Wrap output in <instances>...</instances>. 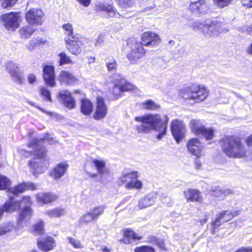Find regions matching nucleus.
Wrapping results in <instances>:
<instances>
[{
  "label": "nucleus",
  "instance_id": "f257e3e1",
  "mask_svg": "<svg viewBox=\"0 0 252 252\" xmlns=\"http://www.w3.org/2000/svg\"><path fill=\"white\" fill-rule=\"evenodd\" d=\"M135 121L138 124L135 126L138 133H148L151 130L158 132L157 138L161 139L166 133L167 124L168 119L165 117V122H163L159 115L149 114L143 116L136 117Z\"/></svg>",
  "mask_w": 252,
  "mask_h": 252
},
{
  "label": "nucleus",
  "instance_id": "f03ea898",
  "mask_svg": "<svg viewBox=\"0 0 252 252\" xmlns=\"http://www.w3.org/2000/svg\"><path fill=\"white\" fill-rule=\"evenodd\" d=\"M223 152L228 157L243 158L247 154V149L240 138L235 136L226 135L220 141Z\"/></svg>",
  "mask_w": 252,
  "mask_h": 252
},
{
  "label": "nucleus",
  "instance_id": "7ed1b4c3",
  "mask_svg": "<svg viewBox=\"0 0 252 252\" xmlns=\"http://www.w3.org/2000/svg\"><path fill=\"white\" fill-rule=\"evenodd\" d=\"M46 140L44 138H34L31 140L28 144L29 148L33 149L35 157L30 160L29 162V166L34 170V172L41 173L43 172V164L46 160V150L43 144Z\"/></svg>",
  "mask_w": 252,
  "mask_h": 252
},
{
  "label": "nucleus",
  "instance_id": "20e7f679",
  "mask_svg": "<svg viewBox=\"0 0 252 252\" xmlns=\"http://www.w3.org/2000/svg\"><path fill=\"white\" fill-rule=\"evenodd\" d=\"M208 92L205 87L193 85L180 90L179 95L187 100L189 103L193 104L204 100L208 96Z\"/></svg>",
  "mask_w": 252,
  "mask_h": 252
},
{
  "label": "nucleus",
  "instance_id": "39448f33",
  "mask_svg": "<svg viewBox=\"0 0 252 252\" xmlns=\"http://www.w3.org/2000/svg\"><path fill=\"white\" fill-rule=\"evenodd\" d=\"M193 27L201 31L206 38L218 36L223 31L222 23L211 19H206L201 22L195 21Z\"/></svg>",
  "mask_w": 252,
  "mask_h": 252
},
{
  "label": "nucleus",
  "instance_id": "423d86ee",
  "mask_svg": "<svg viewBox=\"0 0 252 252\" xmlns=\"http://www.w3.org/2000/svg\"><path fill=\"white\" fill-rule=\"evenodd\" d=\"M21 202L20 201H16L11 197H10V199L4 204L2 207H0V220L1 219L4 211L7 213H12L19 209L21 207ZM14 227V223L11 222L0 225V236L4 235L6 233L12 230Z\"/></svg>",
  "mask_w": 252,
  "mask_h": 252
},
{
  "label": "nucleus",
  "instance_id": "0eeeda50",
  "mask_svg": "<svg viewBox=\"0 0 252 252\" xmlns=\"http://www.w3.org/2000/svg\"><path fill=\"white\" fill-rule=\"evenodd\" d=\"M137 172L124 170L119 178L118 184L119 185L126 184L125 187L127 189H141L143 184L140 181L137 180Z\"/></svg>",
  "mask_w": 252,
  "mask_h": 252
},
{
  "label": "nucleus",
  "instance_id": "6e6552de",
  "mask_svg": "<svg viewBox=\"0 0 252 252\" xmlns=\"http://www.w3.org/2000/svg\"><path fill=\"white\" fill-rule=\"evenodd\" d=\"M189 127L194 134L201 135L206 140H211L214 136V130L211 127H206L199 120H191Z\"/></svg>",
  "mask_w": 252,
  "mask_h": 252
},
{
  "label": "nucleus",
  "instance_id": "1a4fd4ad",
  "mask_svg": "<svg viewBox=\"0 0 252 252\" xmlns=\"http://www.w3.org/2000/svg\"><path fill=\"white\" fill-rule=\"evenodd\" d=\"M26 20L31 25H41L44 19V13L43 11L38 8H32L29 9L26 13Z\"/></svg>",
  "mask_w": 252,
  "mask_h": 252
},
{
  "label": "nucleus",
  "instance_id": "9d476101",
  "mask_svg": "<svg viewBox=\"0 0 252 252\" xmlns=\"http://www.w3.org/2000/svg\"><path fill=\"white\" fill-rule=\"evenodd\" d=\"M95 10L98 12H105L110 17H115L120 19L123 17L112 4H109L104 1H97L95 4Z\"/></svg>",
  "mask_w": 252,
  "mask_h": 252
},
{
  "label": "nucleus",
  "instance_id": "9b49d317",
  "mask_svg": "<svg viewBox=\"0 0 252 252\" xmlns=\"http://www.w3.org/2000/svg\"><path fill=\"white\" fill-rule=\"evenodd\" d=\"M171 130L173 136L177 143L184 138L186 133V128L184 123L178 120L172 121Z\"/></svg>",
  "mask_w": 252,
  "mask_h": 252
},
{
  "label": "nucleus",
  "instance_id": "f8f14e48",
  "mask_svg": "<svg viewBox=\"0 0 252 252\" xmlns=\"http://www.w3.org/2000/svg\"><path fill=\"white\" fill-rule=\"evenodd\" d=\"M145 53L141 42H136L132 45L131 51L127 54V57L132 63H135L144 56Z\"/></svg>",
  "mask_w": 252,
  "mask_h": 252
},
{
  "label": "nucleus",
  "instance_id": "ddd939ff",
  "mask_svg": "<svg viewBox=\"0 0 252 252\" xmlns=\"http://www.w3.org/2000/svg\"><path fill=\"white\" fill-rule=\"evenodd\" d=\"M187 146L189 153L196 158H199L204 155V146L197 138H192L189 140Z\"/></svg>",
  "mask_w": 252,
  "mask_h": 252
},
{
  "label": "nucleus",
  "instance_id": "4468645a",
  "mask_svg": "<svg viewBox=\"0 0 252 252\" xmlns=\"http://www.w3.org/2000/svg\"><path fill=\"white\" fill-rule=\"evenodd\" d=\"M19 15L17 13L10 12L2 15L0 19L5 28L8 30H14L18 28Z\"/></svg>",
  "mask_w": 252,
  "mask_h": 252
},
{
  "label": "nucleus",
  "instance_id": "2eb2a0df",
  "mask_svg": "<svg viewBox=\"0 0 252 252\" xmlns=\"http://www.w3.org/2000/svg\"><path fill=\"white\" fill-rule=\"evenodd\" d=\"M189 9L195 14H204L209 10V6L206 0H198L191 2Z\"/></svg>",
  "mask_w": 252,
  "mask_h": 252
},
{
  "label": "nucleus",
  "instance_id": "dca6fc26",
  "mask_svg": "<svg viewBox=\"0 0 252 252\" xmlns=\"http://www.w3.org/2000/svg\"><path fill=\"white\" fill-rule=\"evenodd\" d=\"M160 38L158 34L152 32H144L142 35V42L143 46H156L159 43Z\"/></svg>",
  "mask_w": 252,
  "mask_h": 252
},
{
  "label": "nucleus",
  "instance_id": "f3484780",
  "mask_svg": "<svg viewBox=\"0 0 252 252\" xmlns=\"http://www.w3.org/2000/svg\"><path fill=\"white\" fill-rule=\"evenodd\" d=\"M43 77L46 84L54 87L56 85L55 68L53 66L45 65L43 68Z\"/></svg>",
  "mask_w": 252,
  "mask_h": 252
},
{
  "label": "nucleus",
  "instance_id": "a211bd4d",
  "mask_svg": "<svg viewBox=\"0 0 252 252\" xmlns=\"http://www.w3.org/2000/svg\"><path fill=\"white\" fill-rule=\"evenodd\" d=\"M67 49L71 54L75 55L79 54L82 51V42L76 37L74 39L65 38Z\"/></svg>",
  "mask_w": 252,
  "mask_h": 252
},
{
  "label": "nucleus",
  "instance_id": "6ab92c4d",
  "mask_svg": "<svg viewBox=\"0 0 252 252\" xmlns=\"http://www.w3.org/2000/svg\"><path fill=\"white\" fill-rule=\"evenodd\" d=\"M107 113V108L102 98H97L96 110L94 114V118L99 120L104 119Z\"/></svg>",
  "mask_w": 252,
  "mask_h": 252
},
{
  "label": "nucleus",
  "instance_id": "aec40b11",
  "mask_svg": "<svg viewBox=\"0 0 252 252\" xmlns=\"http://www.w3.org/2000/svg\"><path fill=\"white\" fill-rule=\"evenodd\" d=\"M37 189V186L35 184L32 182H27L20 184L13 188L9 189L8 191L16 195L27 190H35Z\"/></svg>",
  "mask_w": 252,
  "mask_h": 252
},
{
  "label": "nucleus",
  "instance_id": "412c9836",
  "mask_svg": "<svg viewBox=\"0 0 252 252\" xmlns=\"http://www.w3.org/2000/svg\"><path fill=\"white\" fill-rule=\"evenodd\" d=\"M63 103L68 109H73L75 106V100L72 97L71 93L67 91H62L59 94Z\"/></svg>",
  "mask_w": 252,
  "mask_h": 252
},
{
  "label": "nucleus",
  "instance_id": "4be33fe9",
  "mask_svg": "<svg viewBox=\"0 0 252 252\" xmlns=\"http://www.w3.org/2000/svg\"><path fill=\"white\" fill-rule=\"evenodd\" d=\"M157 194L156 192L153 191L141 198L138 202V208L142 209L153 205L155 202Z\"/></svg>",
  "mask_w": 252,
  "mask_h": 252
},
{
  "label": "nucleus",
  "instance_id": "5701e85b",
  "mask_svg": "<svg viewBox=\"0 0 252 252\" xmlns=\"http://www.w3.org/2000/svg\"><path fill=\"white\" fill-rule=\"evenodd\" d=\"M58 80L62 84L73 85L77 82V79L69 72L65 70L62 71L59 76Z\"/></svg>",
  "mask_w": 252,
  "mask_h": 252
},
{
  "label": "nucleus",
  "instance_id": "b1692460",
  "mask_svg": "<svg viewBox=\"0 0 252 252\" xmlns=\"http://www.w3.org/2000/svg\"><path fill=\"white\" fill-rule=\"evenodd\" d=\"M32 210L30 206H26L23 208L18 219V225L19 226H22L23 223L27 225L28 224V220L32 216Z\"/></svg>",
  "mask_w": 252,
  "mask_h": 252
},
{
  "label": "nucleus",
  "instance_id": "393cba45",
  "mask_svg": "<svg viewBox=\"0 0 252 252\" xmlns=\"http://www.w3.org/2000/svg\"><path fill=\"white\" fill-rule=\"evenodd\" d=\"M68 167V165L66 162L59 163L53 168L51 173V175L55 179H60L65 174Z\"/></svg>",
  "mask_w": 252,
  "mask_h": 252
},
{
  "label": "nucleus",
  "instance_id": "a878e982",
  "mask_svg": "<svg viewBox=\"0 0 252 252\" xmlns=\"http://www.w3.org/2000/svg\"><path fill=\"white\" fill-rule=\"evenodd\" d=\"M55 241L50 237H47L45 240L38 239L37 244L39 248L44 251H49L55 246Z\"/></svg>",
  "mask_w": 252,
  "mask_h": 252
},
{
  "label": "nucleus",
  "instance_id": "bb28decb",
  "mask_svg": "<svg viewBox=\"0 0 252 252\" xmlns=\"http://www.w3.org/2000/svg\"><path fill=\"white\" fill-rule=\"evenodd\" d=\"M184 195L188 200L192 202H201L202 201L200 192L197 190L189 189L184 191Z\"/></svg>",
  "mask_w": 252,
  "mask_h": 252
},
{
  "label": "nucleus",
  "instance_id": "cd10ccee",
  "mask_svg": "<svg viewBox=\"0 0 252 252\" xmlns=\"http://www.w3.org/2000/svg\"><path fill=\"white\" fill-rule=\"evenodd\" d=\"M36 198L37 201L42 204H46L55 200L57 197L54 194L41 192L37 194Z\"/></svg>",
  "mask_w": 252,
  "mask_h": 252
},
{
  "label": "nucleus",
  "instance_id": "c85d7f7f",
  "mask_svg": "<svg viewBox=\"0 0 252 252\" xmlns=\"http://www.w3.org/2000/svg\"><path fill=\"white\" fill-rule=\"evenodd\" d=\"M93 164L96 168L98 174L101 178L108 173V170L106 167L105 163L102 160L94 159L92 161Z\"/></svg>",
  "mask_w": 252,
  "mask_h": 252
},
{
  "label": "nucleus",
  "instance_id": "c756f323",
  "mask_svg": "<svg viewBox=\"0 0 252 252\" xmlns=\"http://www.w3.org/2000/svg\"><path fill=\"white\" fill-rule=\"evenodd\" d=\"M81 112L85 115H89L93 110V105L88 99H83L81 101Z\"/></svg>",
  "mask_w": 252,
  "mask_h": 252
},
{
  "label": "nucleus",
  "instance_id": "7c9ffc66",
  "mask_svg": "<svg viewBox=\"0 0 252 252\" xmlns=\"http://www.w3.org/2000/svg\"><path fill=\"white\" fill-rule=\"evenodd\" d=\"M163 7L161 5H158L154 2V3L151 5L147 6L144 9V11L146 12L148 15L153 14L157 15L160 13L162 12Z\"/></svg>",
  "mask_w": 252,
  "mask_h": 252
},
{
  "label": "nucleus",
  "instance_id": "2f4dec72",
  "mask_svg": "<svg viewBox=\"0 0 252 252\" xmlns=\"http://www.w3.org/2000/svg\"><path fill=\"white\" fill-rule=\"evenodd\" d=\"M124 237L127 239V243H131L132 241L139 240L142 237L137 235L133 230L130 229H126L124 230Z\"/></svg>",
  "mask_w": 252,
  "mask_h": 252
},
{
  "label": "nucleus",
  "instance_id": "473e14b6",
  "mask_svg": "<svg viewBox=\"0 0 252 252\" xmlns=\"http://www.w3.org/2000/svg\"><path fill=\"white\" fill-rule=\"evenodd\" d=\"M120 86L121 87H119L118 90L114 94L115 96L117 97L120 96L123 92L125 91H129L132 90L134 88V86L133 84L126 82V80L125 82H123Z\"/></svg>",
  "mask_w": 252,
  "mask_h": 252
},
{
  "label": "nucleus",
  "instance_id": "72a5a7b5",
  "mask_svg": "<svg viewBox=\"0 0 252 252\" xmlns=\"http://www.w3.org/2000/svg\"><path fill=\"white\" fill-rule=\"evenodd\" d=\"M12 80L19 85H22L24 81L23 72L20 69L13 72L12 71L10 74Z\"/></svg>",
  "mask_w": 252,
  "mask_h": 252
},
{
  "label": "nucleus",
  "instance_id": "f704fd0d",
  "mask_svg": "<svg viewBox=\"0 0 252 252\" xmlns=\"http://www.w3.org/2000/svg\"><path fill=\"white\" fill-rule=\"evenodd\" d=\"M113 81L114 83V87L113 89V93L114 94L118 90L119 87L125 82V79L120 74L116 73L113 76Z\"/></svg>",
  "mask_w": 252,
  "mask_h": 252
},
{
  "label": "nucleus",
  "instance_id": "c9c22d12",
  "mask_svg": "<svg viewBox=\"0 0 252 252\" xmlns=\"http://www.w3.org/2000/svg\"><path fill=\"white\" fill-rule=\"evenodd\" d=\"M239 214V211H222L219 215L223 220V222L227 221L232 219L234 217Z\"/></svg>",
  "mask_w": 252,
  "mask_h": 252
},
{
  "label": "nucleus",
  "instance_id": "e433bc0d",
  "mask_svg": "<svg viewBox=\"0 0 252 252\" xmlns=\"http://www.w3.org/2000/svg\"><path fill=\"white\" fill-rule=\"evenodd\" d=\"M34 32V29L29 26H24L19 30L20 36L23 38H29Z\"/></svg>",
  "mask_w": 252,
  "mask_h": 252
},
{
  "label": "nucleus",
  "instance_id": "4c0bfd02",
  "mask_svg": "<svg viewBox=\"0 0 252 252\" xmlns=\"http://www.w3.org/2000/svg\"><path fill=\"white\" fill-rule=\"evenodd\" d=\"M64 214V210L61 208H57L46 211L45 214L51 218L59 217Z\"/></svg>",
  "mask_w": 252,
  "mask_h": 252
},
{
  "label": "nucleus",
  "instance_id": "58836bf2",
  "mask_svg": "<svg viewBox=\"0 0 252 252\" xmlns=\"http://www.w3.org/2000/svg\"><path fill=\"white\" fill-rule=\"evenodd\" d=\"M142 106L144 109L149 110H156L159 108V104L155 103L152 100H147L142 103Z\"/></svg>",
  "mask_w": 252,
  "mask_h": 252
},
{
  "label": "nucleus",
  "instance_id": "ea45409f",
  "mask_svg": "<svg viewBox=\"0 0 252 252\" xmlns=\"http://www.w3.org/2000/svg\"><path fill=\"white\" fill-rule=\"evenodd\" d=\"M105 206L103 205L96 206L93 208L90 212L94 218V221H96L98 217L104 212Z\"/></svg>",
  "mask_w": 252,
  "mask_h": 252
},
{
  "label": "nucleus",
  "instance_id": "a19ab883",
  "mask_svg": "<svg viewBox=\"0 0 252 252\" xmlns=\"http://www.w3.org/2000/svg\"><path fill=\"white\" fill-rule=\"evenodd\" d=\"M62 28L64 30L65 32V34L68 35V37L66 38H71L74 39L75 36L73 32V27L71 24L67 23L63 25Z\"/></svg>",
  "mask_w": 252,
  "mask_h": 252
},
{
  "label": "nucleus",
  "instance_id": "79ce46f5",
  "mask_svg": "<svg viewBox=\"0 0 252 252\" xmlns=\"http://www.w3.org/2000/svg\"><path fill=\"white\" fill-rule=\"evenodd\" d=\"M44 222L40 220L33 226V232L34 234L40 235L44 232Z\"/></svg>",
  "mask_w": 252,
  "mask_h": 252
},
{
  "label": "nucleus",
  "instance_id": "37998d69",
  "mask_svg": "<svg viewBox=\"0 0 252 252\" xmlns=\"http://www.w3.org/2000/svg\"><path fill=\"white\" fill-rule=\"evenodd\" d=\"M59 64L60 65L69 64L72 63L70 58L64 52L60 53L59 54Z\"/></svg>",
  "mask_w": 252,
  "mask_h": 252
},
{
  "label": "nucleus",
  "instance_id": "c03bdc74",
  "mask_svg": "<svg viewBox=\"0 0 252 252\" xmlns=\"http://www.w3.org/2000/svg\"><path fill=\"white\" fill-rule=\"evenodd\" d=\"M92 220H94V218L90 212L84 214L80 218L79 222L80 225H82L85 223L91 222Z\"/></svg>",
  "mask_w": 252,
  "mask_h": 252
},
{
  "label": "nucleus",
  "instance_id": "a18cd8bd",
  "mask_svg": "<svg viewBox=\"0 0 252 252\" xmlns=\"http://www.w3.org/2000/svg\"><path fill=\"white\" fill-rule=\"evenodd\" d=\"M10 183V180L6 177L0 175V189H6Z\"/></svg>",
  "mask_w": 252,
  "mask_h": 252
},
{
  "label": "nucleus",
  "instance_id": "49530a36",
  "mask_svg": "<svg viewBox=\"0 0 252 252\" xmlns=\"http://www.w3.org/2000/svg\"><path fill=\"white\" fill-rule=\"evenodd\" d=\"M223 220L219 215L217 216V218L216 220L212 221V233L215 234L216 231V229L220 226L221 223H223Z\"/></svg>",
  "mask_w": 252,
  "mask_h": 252
},
{
  "label": "nucleus",
  "instance_id": "de8ad7c7",
  "mask_svg": "<svg viewBox=\"0 0 252 252\" xmlns=\"http://www.w3.org/2000/svg\"><path fill=\"white\" fill-rule=\"evenodd\" d=\"M106 65L108 71L114 70L117 68V63L113 58H108L106 61Z\"/></svg>",
  "mask_w": 252,
  "mask_h": 252
},
{
  "label": "nucleus",
  "instance_id": "09e8293b",
  "mask_svg": "<svg viewBox=\"0 0 252 252\" xmlns=\"http://www.w3.org/2000/svg\"><path fill=\"white\" fill-rule=\"evenodd\" d=\"M118 4L122 8L132 7L134 5L133 0H117Z\"/></svg>",
  "mask_w": 252,
  "mask_h": 252
},
{
  "label": "nucleus",
  "instance_id": "8fccbe9b",
  "mask_svg": "<svg viewBox=\"0 0 252 252\" xmlns=\"http://www.w3.org/2000/svg\"><path fill=\"white\" fill-rule=\"evenodd\" d=\"M67 240L69 243L75 249H82L83 248V245L81 243L80 241L75 238L68 237Z\"/></svg>",
  "mask_w": 252,
  "mask_h": 252
},
{
  "label": "nucleus",
  "instance_id": "3c124183",
  "mask_svg": "<svg viewBox=\"0 0 252 252\" xmlns=\"http://www.w3.org/2000/svg\"><path fill=\"white\" fill-rule=\"evenodd\" d=\"M5 66L9 73L10 74L12 71H15L19 69L17 63L13 62H8L5 63Z\"/></svg>",
  "mask_w": 252,
  "mask_h": 252
},
{
  "label": "nucleus",
  "instance_id": "603ef678",
  "mask_svg": "<svg viewBox=\"0 0 252 252\" xmlns=\"http://www.w3.org/2000/svg\"><path fill=\"white\" fill-rule=\"evenodd\" d=\"M41 94L44 97L45 99L48 101H51V94L49 90L44 88L40 89Z\"/></svg>",
  "mask_w": 252,
  "mask_h": 252
},
{
  "label": "nucleus",
  "instance_id": "864d4df0",
  "mask_svg": "<svg viewBox=\"0 0 252 252\" xmlns=\"http://www.w3.org/2000/svg\"><path fill=\"white\" fill-rule=\"evenodd\" d=\"M135 252H155L154 249L148 246H142L135 249Z\"/></svg>",
  "mask_w": 252,
  "mask_h": 252
},
{
  "label": "nucleus",
  "instance_id": "5fc2aeb1",
  "mask_svg": "<svg viewBox=\"0 0 252 252\" xmlns=\"http://www.w3.org/2000/svg\"><path fill=\"white\" fill-rule=\"evenodd\" d=\"M232 0H214L215 4L220 8L227 6Z\"/></svg>",
  "mask_w": 252,
  "mask_h": 252
},
{
  "label": "nucleus",
  "instance_id": "6e6d98bb",
  "mask_svg": "<svg viewBox=\"0 0 252 252\" xmlns=\"http://www.w3.org/2000/svg\"><path fill=\"white\" fill-rule=\"evenodd\" d=\"M16 1L17 0H3L1 3V6L4 8H8L13 6Z\"/></svg>",
  "mask_w": 252,
  "mask_h": 252
},
{
  "label": "nucleus",
  "instance_id": "4d7b16f0",
  "mask_svg": "<svg viewBox=\"0 0 252 252\" xmlns=\"http://www.w3.org/2000/svg\"><path fill=\"white\" fill-rule=\"evenodd\" d=\"M27 80L29 84H32L36 81V77L34 74L30 73L27 77Z\"/></svg>",
  "mask_w": 252,
  "mask_h": 252
},
{
  "label": "nucleus",
  "instance_id": "13d9d810",
  "mask_svg": "<svg viewBox=\"0 0 252 252\" xmlns=\"http://www.w3.org/2000/svg\"><path fill=\"white\" fill-rule=\"evenodd\" d=\"M37 44V41L36 40H31L30 42L27 44V48L29 50L33 49Z\"/></svg>",
  "mask_w": 252,
  "mask_h": 252
},
{
  "label": "nucleus",
  "instance_id": "bf43d9fd",
  "mask_svg": "<svg viewBox=\"0 0 252 252\" xmlns=\"http://www.w3.org/2000/svg\"><path fill=\"white\" fill-rule=\"evenodd\" d=\"M160 198L161 201L163 203H166V204L168 203L167 200H169V198H168L167 194L166 192L161 193L160 195Z\"/></svg>",
  "mask_w": 252,
  "mask_h": 252
},
{
  "label": "nucleus",
  "instance_id": "052dcab7",
  "mask_svg": "<svg viewBox=\"0 0 252 252\" xmlns=\"http://www.w3.org/2000/svg\"><path fill=\"white\" fill-rule=\"evenodd\" d=\"M242 4L247 7H252V0H241Z\"/></svg>",
  "mask_w": 252,
  "mask_h": 252
},
{
  "label": "nucleus",
  "instance_id": "680f3d73",
  "mask_svg": "<svg viewBox=\"0 0 252 252\" xmlns=\"http://www.w3.org/2000/svg\"><path fill=\"white\" fill-rule=\"evenodd\" d=\"M22 203L26 204H31L32 203L31 197L29 196H24L22 200Z\"/></svg>",
  "mask_w": 252,
  "mask_h": 252
},
{
  "label": "nucleus",
  "instance_id": "e2e57ef3",
  "mask_svg": "<svg viewBox=\"0 0 252 252\" xmlns=\"http://www.w3.org/2000/svg\"><path fill=\"white\" fill-rule=\"evenodd\" d=\"M245 142L249 148L252 147V134L246 139Z\"/></svg>",
  "mask_w": 252,
  "mask_h": 252
},
{
  "label": "nucleus",
  "instance_id": "0e129e2a",
  "mask_svg": "<svg viewBox=\"0 0 252 252\" xmlns=\"http://www.w3.org/2000/svg\"><path fill=\"white\" fill-rule=\"evenodd\" d=\"M82 5L87 7L88 6L91 2V0H77Z\"/></svg>",
  "mask_w": 252,
  "mask_h": 252
},
{
  "label": "nucleus",
  "instance_id": "69168bd1",
  "mask_svg": "<svg viewBox=\"0 0 252 252\" xmlns=\"http://www.w3.org/2000/svg\"><path fill=\"white\" fill-rule=\"evenodd\" d=\"M235 252H252V248H242L238 249Z\"/></svg>",
  "mask_w": 252,
  "mask_h": 252
},
{
  "label": "nucleus",
  "instance_id": "338daca9",
  "mask_svg": "<svg viewBox=\"0 0 252 252\" xmlns=\"http://www.w3.org/2000/svg\"><path fill=\"white\" fill-rule=\"evenodd\" d=\"M195 165L196 169H199L201 168V163L198 158L195 160Z\"/></svg>",
  "mask_w": 252,
  "mask_h": 252
},
{
  "label": "nucleus",
  "instance_id": "774afa93",
  "mask_svg": "<svg viewBox=\"0 0 252 252\" xmlns=\"http://www.w3.org/2000/svg\"><path fill=\"white\" fill-rule=\"evenodd\" d=\"M246 31L248 34L252 35V25L247 28Z\"/></svg>",
  "mask_w": 252,
  "mask_h": 252
}]
</instances>
